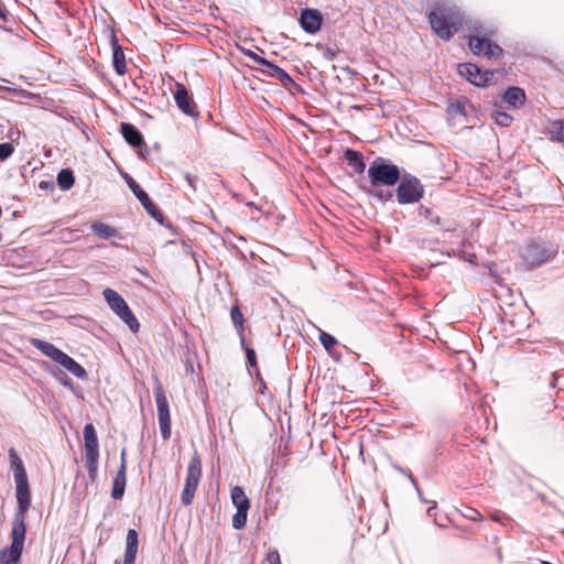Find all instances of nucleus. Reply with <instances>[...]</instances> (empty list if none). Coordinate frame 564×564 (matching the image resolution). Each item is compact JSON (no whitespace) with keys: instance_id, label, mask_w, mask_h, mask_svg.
Masks as SVG:
<instances>
[{"instance_id":"obj_16","label":"nucleus","mask_w":564,"mask_h":564,"mask_svg":"<svg viewBox=\"0 0 564 564\" xmlns=\"http://www.w3.org/2000/svg\"><path fill=\"white\" fill-rule=\"evenodd\" d=\"M322 14L319 11L314 9H304L300 17L301 28L310 34H314L319 31L322 25Z\"/></svg>"},{"instance_id":"obj_41","label":"nucleus","mask_w":564,"mask_h":564,"mask_svg":"<svg viewBox=\"0 0 564 564\" xmlns=\"http://www.w3.org/2000/svg\"><path fill=\"white\" fill-rule=\"evenodd\" d=\"M395 468H397L401 474L405 475V476L410 479V481L412 482V485H413V486L415 487V489L417 490L419 496H420V497H422V496H421V491H420V489H419V487H417V482H416L415 478L413 477L412 473H411V471H409V470H405V469H403L402 467H399V466H398V467H395ZM421 500H422V502L427 503V501H426L425 499L421 498Z\"/></svg>"},{"instance_id":"obj_1","label":"nucleus","mask_w":564,"mask_h":564,"mask_svg":"<svg viewBox=\"0 0 564 564\" xmlns=\"http://www.w3.org/2000/svg\"><path fill=\"white\" fill-rule=\"evenodd\" d=\"M429 21L437 36L449 40L462 25V15L455 6L438 2L429 13Z\"/></svg>"},{"instance_id":"obj_35","label":"nucleus","mask_w":564,"mask_h":564,"mask_svg":"<svg viewBox=\"0 0 564 564\" xmlns=\"http://www.w3.org/2000/svg\"><path fill=\"white\" fill-rule=\"evenodd\" d=\"M318 339L326 350H329L337 345V339L322 329H319Z\"/></svg>"},{"instance_id":"obj_15","label":"nucleus","mask_w":564,"mask_h":564,"mask_svg":"<svg viewBox=\"0 0 564 564\" xmlns=\"http://www.w3.org/2000/svg\"><path fill=\"white\" fill-rule=\"evenodd\" d=\"M174 100L176 106L183 113L189 117L198 116L197 106L183 84H176V90L174 91Z\"/></svg>"},{"instance_id":"obj_48","label":"nucleus","mask_w":564,"mask_h":564,"mask_svg":"<svg viewBox=\"0 0 564 564\" xmlns=\"http://www.w3.org/2000/svg\"><path fill=\"white\" fill-rule=\"evenodd\" d=\"M135 561H132V560H124L123 558V564H134Z\"/></svg>"},{"instance_id":"obj_8","label":"nucleus","mask_w":564,"mask_h":564,"mask_svg":"<svg viewBox=\"0 0 564 564\" xmlns=\"http://www.w3.org/2000/svg\"><path fill=\"white\" fill-rule=\"evenodd\" d=\"M395 195L400 205L414 204L423 197L424 187L417 177L406 174L400 176Z\"/></svg>"},{"instance_id":"obj_31","label":"nucleus","mask_w":564,"mask_h":564,"mask_svg":"<svg viewBox=\"0 0 564 564\" xmlns=\"http://www.w3.org/2000/svg\"><path fill=\"white\" fill-rule=\"evenodd\" d=\"M361 188L368 193L369 195L377 197L381 202H388L391 200L393 197V192L389 189H382L381 187H366L361 186Z\"/></svg>"},{"instance_id":"obj_3","label":"nucleus","mask_w":564,"mask_h":564,"mask_svg":"<svg viewBox=\"0 0 564 564\" xmlns=\"http://www.w3.org/2000/svg\"><path fill=\"white\" fill-rule=\"evenodd\" d=\"M367 174L371 187L393 186L401 176L399 167L381 156L370 163Z\"/></svg>"},{"instance_id":"obj_50","label":"nucleus","mask_w":564,"mask_h":564,"mask_svg":"<svg viewBox=\"0 0 564 564\" xmlns=\"http://www.w3.org/2000/svg\"><path fill=\"white\" fill-rule=\"evenodd\" d=\"M542 564H553V563L544 561V562H542Z\"/></svg>"},{"instance_id":"obj_40","label":"nucleus","mask_w":564,"mask_h":564,"mask_svg":"<svg viewBox=\"0 0 564 564\" xmlns=\"http://www.w3.org/2000/svg\"><path fill=\"white\" fill-rule=\"evenodd\" d=\"M463 516L471 521H481L484 519L481 513L474 508H467Z\"/></svg>"},{"instance_id":"obj_24","label":"nucleus","mask_w":564,"mask_h":564,"mask_svg":"<svg viewBox=\"0 0 564 564\" xmlns=\"http://www.w3.org/2000/svg\"><path fill=\"white\" fill-rule=\"evenodd\" d=\"M127 484V474L123 473V468H119L116 477L112 481L111 497L115 500L121 499L123 497Z\"/></svg>"},{"instance_id":"obj_22","label":"nucleus","mask_w":564,"mask_h":564,"mask_svg":"<svg viewBox=\"0 0 564 564\" xmlns=\"http://www.w3.org/2000/svg\"><path fill=\"white\" fill-rule=\"evenodd\" d=\"M543 133L553 142L564 143V121L552 120L544 128Z\"/></svg>"},{"instance_id":"obj_25","label":"nucleus","mask_w":564,"mask_h":564,"mask_svg":"<svg viewBox=\"0 0 564 564\" xmlns=\"http://www.w3.org/2000/svg\"><path fill=\"white\" fill-rule=\"evenodd\" d=\"M91 232L101 238V239H110L118 235L116 228L100 221H95L90 225Z\"/></svg>"},{"instance_id":"obj_11","label":"nucleus","mask_w":564,"mask_h":564,"mask_svg":"<svg viewBox=\"0 0 564 564\" xmlns=\"http://www.w3.org/2000/svg\"><path fill=\"white\" fill-rule=\"evenodd\" d=\"M25 534L11 531L12 542L10 546L0 550V564H21Z\"/></svg>"},{"instance_id":"obj_33","label":"nucleus","mask_w":564,"mask_h":564,"mask_svg":"<svg viewBox=\"0 0 564 564\" xmlns=\"http://www.w3.org/2000/svg\"><path fill=\"white\" fill-rule=\"evenodd\" d=\"M421 215L429 220L431 224L441 226L444 231H451L454 230L453 227H446L443 226L441 217L432 209L430 208H423L421 207Z\"/></svg>"},{"instance_id":"obj_19","label":"nucleus","mask_w":564,"mask_h":564,"mask_svg":"<svg viewBox=\"0 0 564 564\" xmlns=\"http://www.w3.org/2000/svg\"><path fill=\"white\" fill-rule=\"evenodd\" d=\"M120 129L122 137L131 147L140 148L144 145L142 133L133 124L122 122Z\"/></svg>"},{"instance_id":"obj_23","label":"nucleus","mask_w":564,"mask_h":564,"mask_svg":"<svg viewBox=\"0 0 564 564\" xmlns=\"http://www.w3.org/2000/svg\"><path fill=\"white\" fill-rule=\"evenodd\" d=\"M139 546L138 532L134 529H129L126 538L124 560L135 561Z\"/></svg>"},{"instance_id":"obj_18","label":"nucleus","mask_w":564,"mask_h":564,"mask_svg":"<svg viewBox=\"0 0 564 564\" xmlns=\"http://www.w3.org/2000/svg\"><path fill=\"white\" fill-rule=\"evenodd\" d=\"M110 45L112 48L113 68L118 75H124L127 73L126 56L113 30L110 33Z\"/></svg>"},{"instance_id":"obj_5","label":"nucleus","mask_w":564,"mask_h":564,"mask_svg":"<svg viewBox=\"0 0 564 564\" xmlns=\"http://www.w3.org/2000/svg\"><path fill=\"white\" fill-rule=\"evenodd\" d=\"M14 482L18 509L14 514L11 531L26 533L25 518L31 506L29 480L28 478H23L17 479Z\"/></svg>"},{"instance_id":"obj_10","label":"nucleus","mask_w":564,"mask_h":564,"mask_svg":"<svg viewBox=\"0 0 564 564\" xmlns=\"http://www.w3.org/2000/svg\"><path fill=\"white\" fill-rule=\"evenodd\" d=\"M154 397L158 408V420L160 425V432L163 440L171 437V416L169 401L163 390L162 384L159 382L154 388Z\"/></svg>"},{"instance_id":"obj_45","label":"nucleus","mask_w":564,"mask_h":564,"mask_svg":"<svg viewBox=\"0 0 564 564\" xmlns=\"http://www.w3.org/2000/svg\"><path fill=\"white\" fill-rule=\"evenodd\" d=\"M0 19L2 21H7L8 20V10L6 8V6L0 1Z\"/></svg>"},{"instance_id":"obj_4","label":"nucleus","mask_w":564,"mask_h":564,"mask_svg":"<svg viewBox=\"0 0 564 564\" xmlns=\"http://www.w3.org/2000/svg\"><path fill=\"white\" fill-rule=\"evenodd\" d=\"M85 465L88 470V478L94 482L98 473L99 445L96 430L91 423L84 426Z\"/></svg>"},{"instance_id":"obj_37","label":"nucleus","mask_w":564,"mask_h":564,"mask_svg":"<svg viewBox=\"0 0 564 564\" xmlns=\"http://www.w3.org/2000/svg\"><path fill=\"white\" fill-rule=\"evenodd\" d=\"M245 55L248 56L250 59H252L258 65L264 66L265 68H268V66L271 63L270 61L265 59L264 57L258 55L257 53H254L250 50L246 51Z\"/></svg>"},{"instance_id":"obj_12","label":"nucleus","mask_w":564,"mask_h":564,"mask_svg":"<svg viewBox=\"0 0 564 564\" xmlns=\"http://www.w3.org/2000/svg\"><path fill=\"white\" fill-rule=\"evenodd\" d=\"M458 73L475 86H486L491 80L492 72H482L477 65L463 63L458 65Z\"/></svg>"},{"instance_id":"obj_14","label":"nucleus","mask_w":564,"mask_h":564,"mask_svg":"<svg viewBox=\"0 0 564 564\" xmlns=\"http://www.w3.org/2000/svg\"><path fill=\"white\" fill-rule=\"evenodd\" d=\"M468 45L474 54L484 55L488 58H496L502 54V48L488 39L469 36Z\"/></svg>"},{"instance_id":"obj_29","label":"nucleus","mask_w":564,"mask_h":564,"mask_svg":"<svg viewBox=\"0 0 564 564\" xmlns=\"http://www.w3.org/2000/svg\"><path fill=\"white\" fill-rule=\"evenodd\" d=\"M230 318H231V322L232 324L236 326L237 328V332L240 336V343H241V346H245V336H243V322H245V318H243V315L241 313V311L239 310L238 306H232L231 310H230Z\"/></svg>"},{"instance_id":"obj_26","label":"nucleus","mask_w":564,"mask_h":564,"mask_svg":"<svg viewBox=\"0 0 564 564\" xmlns=\"http://www.w3.org/2000/svg\"><path fill=\"white\" fill-rule=\"evenodd\" d=\"M9 458L13 470L14 480L28 478L23 462L13 448L9 449Z\"/></svg>"},{"instance_id":"obj_30","label":"nucleus","mask_w":564,"mask_h":564,"mask_svg":"<svg viewBox=\"0 0 564 564\" xmlns=\"http://www.w3.org/2000/svg\"><path fill=\"white\" fill-rule=\"evenodd\" d=\"M57 185L62 191H68L75 183V176L72 170L64 169L57 174Z\"/></svg>"},{"instance_id":"obj_7","label":"nucleus","mask_w":564,"mask_h":564,"mask_svg":"<svg viewBox=\"0 0 564 564\" xmlns=\"http://www.w3.org/2000/svg\"><path fill=\"white\" fill-rule=\"evenodd\" d=\"M557 249L546 241H531L522 251V259L530 268H536L553 259Z\"/></svg>"},{"instance_id":"obj_20","label":"nucleus","mask_w":564,"mask_h":564,"mask_svg":"<svg viewBox=\"0 0 564 564\" xmlns=\"http://www.w3.org/2000/svg\"><path fill=\"white\" fill-rule=\"evenodd\" d=\"M263 72L268 76L279 79L282 86L286 89H290L291 87H297L296 83L292 79V77L283 68L279 67L272 62Z\"/></svg>"},{"instance_id":"obj_21","label":"nucleus","mask_w":564,"mask_h":564,"mask_svg":"<svg viewBox=\"0 0 564 564\" xmlns=\"http://www.w3.org/2000/svg\"><path fill=\"white\" fill-rule=\"evenodd\" d=\"M344 158L348 165L352 169L354 173L362 174L365 172L366 163L364 161V155L359 151L347 149L344 152Z\"/></svg>"},{"instance_id":"obj_17","label":"nucleus","mask_w":564,"mask_h":564,"mask_svg":"<svg viewBox=\"0 0 564 564\" xmlns=\"http://www.w3.org/2000/svg\"><path fill=\"white\" fill-rule=\"evenodd\" d=\"M525 101L524 90L519 87H509L505 90L501 100L495 102V107L503 108L507 105L509 108H520Z\"/></svg>"},{"instance_id":"obj_2","label":"nucleus","mask_w":564,"mask_h":564,"mask_svg":"<svg viewBox=\"0 0 564 564\" xmlns=\"http://www.w3.org/2000/svg\"><path fill=\"white\" fill-rule=\"evenodd\" d=\"M30 343L34 348L39 349L46 357L61 365L76 378L82 380H86L88 378V373L82 365L53 344L40 338H31Z\"/></svg>"},{"instance_id":"obj_46","label":"nucleus","mask_w":564,"mask_h":564,"mask_svg":"<svg viewBox=\"0 0 564 564\" xmlns=\"http://www.w3.org/2000/svg\"><path fill=\"white\" fill-rule=\"evenodd\" d=\"M185 178H186V181H187L188 185H189L193 189H195V186H194V180H195V177H194L192 174L186 173V174H185Z\"/></svg>"},{"instance_id":"obj_38","label":"nucleus","mask_w":564,"mask_h":564,"mask_svg":"<svg viewBox=\"0 0 564 564\" xmlns=\"http://www.w3.org/2000/svg\"><path fill=\"white\" fill-rule=\"evenodd\" d=\"M51 373L65 387L72 388L70 379L61 370H52Z\"/></svg>"},{"instance_id":"obj_49","label":"nucleus","mask_w":564,"mask_h":564,"mask_svg":"<svg viewBox=\"0 0 564 564\" xmlns=\"http://www.w3.org/2000/svg\"><path fill=\"white\" fill-rule=\"evenodd\" d=\"M187 370L191 371L192 373L194 372V367L192 364L187 365Z\"/></svg>"},{"instance_id":"obj_9","label":"nucleus","mask_w":564,"mask_h":564,"mask_svg":"<svg viewBox=\"0 0 564 564\" xmlns=\"http://www.w3.org/2000/svg\"><path fill=\"white\" fill-rule=\"evenodd\" d=\"M202 478V462L197 453H195L187 466V474L181 500L184 506L193 503L196 489Z\"/></svg>"},{"instance_id":"obj_6","label":"nucleus","mask_w":564,"mask_h":564,"mask_svg":"<svg viewBox=\"0 0 564 564\" xmlns=\"http://www.w3.org/2000/svg\"><path fill=\"white\" fill-rule=\"evenodd\" d=\"M102 295L111 311L117 314V316L127 324L133 333L138 332L140 324L124 299L117 291L109 288L104 290Z\"/></svg>"},{"instance_id":"obj_36","label":"nucleus","mask_w":564,"mask_h":564,"mask_svg":"<svg viewBox=\"0 0 564 564\" xmlns=\"http://www.w3.org/2000/svg\"><path fill=\"white\" fill-rule=\"evenodd\" d=\"M14 152V147L10 142L0 143V161L7 160Z\"/></svg>"},{"instance_id":"obj_44","label":"nucleus","mask_w":564,"mask_h":564,"mask_svg":"<svg viewBox=\"0 0 564 564\" xmlns=\"http://www.w3.org/2000/svg\"><path fill=\"white\" fill-rule=\"evenodd\" d=\"M119 468H123V473H127L126 448L121 451Z\"/></svg>"},{"instance_id":"obj_34","label":"nucleus","mask_w":564,"mask_h":564,"mask_svg":"<svg viewBox=\"0 0 564 564\" xmlns=\"http://www.w3.org/2000/svg\"><path fill=\"white\" fill-rule=\"evenodd\" d=\"M248 510L237 509L236 513L232 517V527L236 530H241L246 527L247 523Z\"/></svg>"},{"instance_id":"obj_39","label":"nucleus","mask_w":564,"mask_h":564,"mask_svg":"<svg viewBox=\"0 0 564 564\" xmlns=\"http://www.w3.org/2000/svg\"><path fill=\"white\" fill-rule=\"evenodd\" d=\"M263 564H281L280 554L276 550L268 552Z\"/></svg>"},{"instance_id":"obj_28","label":"nucleus","mask_w":564,"mask_h":564,"mask_svg":"<svg viewBox=\"0 0 564 564\" xmlns=\"http://www.w3.org/2000/svg\"><path fill=\"white\" fill-rule=\"evenodd\" d=\"M466 106L467 102L465 100H455L449 102L446 109L448 118L454 120L457 117H466Z\"/></svg>"},{"instance_id":"obj_27","label":"nucleus","mask_w":564,"mask_h":564,"mask_svg":"<svg viewBox=\"0 0 564 564\" xmlns=\"http://www.w3.org/2000/svg\"><path fill=\"white\" fill-rule=\"evenodd\" d=\"M231 501L234 503V506L237 508V509H240V510H249L250 508V500L249 498L246 496L243 489L239 486H235L232 489H231Z\"/></svg>"},{"instance_id":"obj_13","label":"nucleus","mask_w":564,"mask_h":564,"mask_svg":"<svg viewBox=\"0 0 564 564\" xmlns=\"http://www.w3.org/2000/svg\"><path fill=\"white\" fill-rule=\"evenodd\" d=\"M123 178L128 187L132 191V193L139 199L141 205L147 209V212L155 219L162 217V214L159 210L158 206L151 200L149 195L140 187V185L133 180V177L126 173L123 175Z\"/></svg>"},{"instance_id":"obj_47","label":"nucleus","mask_w":564,"mask_h":564,"mask_svg":"<svg viewBox=\"0 0 564 564\" xmlns=\"http://www.w3.org/2000/svg\"><path fill=\"white\" fill-rule=\"evenodd\" d=\"M436 508V502L432 501L431 506L427 508V513L431 514V511Z\"/></svg>"},{"instance_id":"obj_42","label":"nucleus","mask_w":564,"mask_h":564,"mask_svg":"<svg viewBox=\"0 0 564 564\" xmlns=\"http://www.w3.org/2000/svg\"><path fill=\"white\" fill-rule=\"evenodd\" d=\"M395 468H397L401 474L405 475V476L410 479V481L412 482V485H413V486L415 487V489L417 490L419 496H420V497H422V496H421V491H420V489H419V487H417V482H416L415 478L413 477L412 473H411V471H409V470H405V469H403L402 467H399V466H398V467H395ZM421 500H422V502L427 503V501H426L425 499L421 498Z\"/></svg>"},{"instance_id":"obj_43","label":"nucleus","mask_w":564,"mask_h":564,"mask_svg":"<svg viewBox=\"0 0 564 564\" xmlns=\"http://www.w3.org/2000/svg\"><path fill=\"white\" fill-rule=\"evenodd\" d=\"M246 355L249 366L251 368H257V357L254 350L250 347H246Z\"/></svg>"},{"instance_id":"obj_32","label":"nucleus","mask_w":564,"mask_h":564,"mask_svg":"<svg viewBox=\"0 0 564 564\" xmlns=\"http://www.w3.org/2000/svg\"><path fill=\"white\" fill-rule=\"evenodd\" d=\"M502 108L495 107L491 117L494 118L495 122L500 127H509L513 118L507 113L506 111L501 110Z\"/></svg>"}]
</instances>
